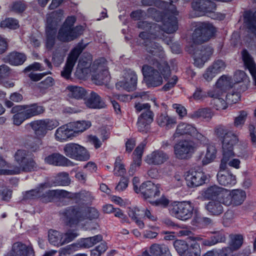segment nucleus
Listing matches in <instances>:
<instances>
[{
	"instance_id": "59",
	"label": "nucleus",
	"mask_w": 256,
	"mask_h": 256,
	"mask_svg": "<svg viewBox=\"0 0 256 256\" xmlns=\"http://www.w3.org/2000/svg\"><path fill=\"white\" fill-rule=\"evenodd\" d=\"M128 214L132 220L142 218L144 216V210L140 209L138 207L129 208Z\"/></svg>"
},
{
	"instance_id": "9",
	"label": "nucleus",
	"mask_w": 256,
	"mask_h": 256,
	"mask_svg": "<svg viewBox=\"0 0 256 256\" xmlns=\"http://www.w3.org/2000/svg\"><path fill=\"white\" fill-rule=\"evenodd\" d=\"M216 32L215 27L208 22H200L196 24L192 35L194 44H200L208 41Z\"/></svg>"
},
{
	"instance_id": "58",
	"label": "nucleus",
	"mask_w": 256,
	"mask_h": 256,
	"mask_svg": "<svg viewBox=\"0 0 256 256\" xmlns=\"http://www.w3.org/2000/svg\"><path fill=\"white\" fill-rule=\"evenodd\" d=\"M94 79L98 80L100 84L107 82L110 79V74L108 68H104L94 76Z\"/></svg>"
},
{
	"instance_id": "44",
	"label": "nucleus",
	"mask_w": 256,
	"mask_h": 256,
	"mask_svg": "<svg viewBox=\"0 0 256 256\" xmlns=\"http://www.w3.org/2000/svg\"><path fill=\"white\" fill-rule=\"evenodd\" d=\"M150 251L154 256H172L168 246L165 244H154L150 246Z\"/></svg>"
},
{
	"instance_id": "38",
	"label": "nucleus",
	"mask_w": 256,
	"mask_h": 256,
	"mask_svg": "<svg viewBox=\"0 0 256 256\" xmlns=\"http://www.w3.org/2000/svg\"><path fill=\"white\" fill-rule=\"evenodd\" d=\"M72 162L59 153H54L49 155V164L56 166H70Z\"/></svg>"
},
{
	"instance_id": "2",
	"label": "nucleus",
	"mask_w": 256,
	"mask_h": 256,
	"mask_svg": "<svg viewBox=\"0 0 256 256\" xmlns=\"http://www.w3.org/2000/svg\"><path fill=\"white\" fill-rule=\"evenodd\" d=\"M214 134L222 144V158L220 164V171L222 172L227 168V164L230 158L235 156L234 146L238 142V138L236 134L221 124L214 128Z\"/></svg>"
},
{
	"instance_id": "51",
	"label": "nucleus",
	"mask_w": 256,
	"mask_h": 256,
	"mask_svg": "<svg viewBox=\"0 0 256 256\" xmlns=\"http://www.w3.org/2000/svg\"><path fill=\"white\" fill-rule=\"evenodd\" d=\"M190 243L181 240H176L174 242V246L178 253L181 256H186L188 255Z\"/></svg>"
},
{
	"instance_id": "23",
	"label": "nucleus",
	"mask_w": 256,
	"mask_h": 256,
	"mask_svg": "<svg viewBox=\"0 0 256 256\" xmlns=\"http://www.w3.org/2000/svg\"><path fill=\"white\" fill-rule=\"evenodd\" d=\"M139 37L144 40V46L148 52L154 56H159L162 52L163 48L157 42L147 38L148 34L146 32H142L139 34Z\"/></svg>"
},
{
	"instance_id": "49",
	"label": "nucleus",
	"mask_w": 256,
	"mask_h": 256,
	"mask_svg": "<svg viewBox=\"0 0 256 256\" xmlns=\"http://www.w3.org/2000/svg\"><path fill=\"white\" fill-rule=\"evenodd\" d=\"M0 27L4 29L8 28L15 30L20 28L19 22L14 18H6L1 20Z\"/></svg>"
},
{
	"instance_id": "53",
	"label": "nucleus",
	"mask_w": 256,
	"mask_h": 256,
	"mask_svg": "<svg viewBox=\"0 0 256 256\" xmlns=\"http://www.w3.org/2000/svg\"><path fill=\"white\" fill-rule=\"evenodd\" d=\"M244 243V237L241 234L230 236V246L234 251L238 250Z\"/></svg>"
},
{
	"instance_id": "16",
	"label": "nucleus",
	"mask_w": 256,
	"mask_h": 256,
	"mask_svg": "<svg viewBox=\"0 0 256 256\" xmlns=\"http://www.w3.org/2000/svg\"><path fill=\"white\" fill-rule=\"evenodd\" d=\"M214 52L212 48L208 45L200 46L193 50L194 65L202 68L204 63L211 57Z\"/></svg>"
},
{
	"instance_id": "39",
	"label": "nucleus",
	"mask_w": 256,
	"mask_h": 256,
	"mask_svg": "<svg viewBox=\"0 0 256 256\" xmlns=\"http://www.w3.org/2000/svg\"><path fill=\"white\" fill-rule=\"evenodd\" d=\"M91 125V122L89 120H78L68 123V126L72 130L74 134L85 131Z\"/></svg>"
},
{
	"instance_id": "7",
	"label": "nucleus",
	"mask_w": 256,
	"mask_h": 256,
	"mask_svg": "<svg viewBox=\"0 0 256 256\" xmlns=\"http://www.w3.org/2000/svg\"><path fill=\"white\" fill-rule=\"evenodd\" d=\"M192 8L195 16H207L212 19L222 18L224 16L216 14V5L210 0H194L191 3Z\"/></svg>"
},
{
	"instance_id": "8",
	"label": "nucleus",
	"mask_w": 256,
	"mask_h": 256,
	"mask_svg": "<svg viewBox=\"0 0 256 256\" xmlns=\"http://www.w3.org/2000/svg\"><path fill=\"white\" fill-rule=\"evenodd\" d=\"M194 206L189 201L174 202L169 206L170 214L178 220L186 221L193 216Z\"/></svg>"
},
{
	"instance_id": "32",
	"label": "nucleus",
	"mask_w": 256,
	"mask_h": 256,
	"mask_svg": "<svg viewBox=\"0 0 256 256\" xmlns=\"http://www.w3.org/2000/svg\"><path fill=\"white\" fill-rule=\"evenodd\" d=\"M146 144H140L133 152V162L130 164L129 172L130 174H133L136 170L137 167L140 166L142 161V156Z\"/></svg>"
},
{
	"instance_id": "34",
	"label": "nucleus",
	"mask_w": 256,
	"mask_h": 256,
	"mask_svg": "<svg viewBox=\"0 0 256 256\" xmlns=\"http://www.w3.org/2000/svg\"><path fill=\"white\" fill-rule=\"evenodd\" d=\"M42 144V140L40 138L29 135L24 138L23 142L24 146L32 152L39 150Z\"/></svg>"
},
{
	"instance_id": "25",
	"label": "nucleus",
	"mask_w": 256,
	"mask_h": 256,
	"mask_svg": "<svg viewBox=\"0 0 256 256\" xmlns=\"http://www.w3.org/2000/svg\"><path fill=\"white\" fill-rule=\"evenodd\" d=\"M23 110L26 112V116L29 118L40 115L45 110L44 108L38 103H33L29 104L20 105L16 107L14 110L16 112Z\"/></svg>"
},
{
	"instance_id": "40",
	"label": "nucleus",
	"mask_w": 256,
	"mask_h": 256,
	"mask_svg": "<svg viewBox=\"0 0 256 256\" xmlns=\"http://www.w3.org/2000/svg\"><path fill=\"white\" fill-rule=\"evenodd\" d=\"M102 236L101 234H97L91 237L81 238L78 241V244L80 248H88L102 241Z\"/></svg>"
},
{
	"instance_id": "20",
	"label": "nucleus",
	"mask_w": 256,
	"mask_h": 256,
	"mask_svg": "<svg viewBox=\"0 0 256 256\" xmlns=\"http://www.w3.org/2000/svg\"><path fill=\"white\" fill-rule=\"evenodd\" d=\"M138 76L136 72L131 70H126L124 72V79L120 81L116 86H120L124 90L130 92L134 91L137 87Z\"/></svg>"
},
{
	"instance_id": "60",
	"label": "nucleus",
	"mask_w": 256,
	"mask_h": 256,
	"mask_svg": "<svg viewBox=\"0 0 256 256\" xmlns=\"http://www.w3.org/2000/svg\"><path fill=\"white\" fill-rule=\"evenodd\" d=\"M137 27L140 29L146 30H150L152 28L155 29L158 28L162 30V28L160 26L145 20L139 21L137 24Z\"/></svg>"
},
{
	"instance_id": "30",
	"label": "nucleus",
	"mask_w": 256,
	"mask_h": 256,
	"mask_svg": "<svg viewBox=\"0 0 256 256\" xmlns=\"http://www.w3.org/2000/svg\"><path fill=\"white\" fill-rule=\"evenodd\" d=\"M26 60V56L24 53L16 51L10 52L3 58L4 62L14 66H21Z\"/></svg>"
},
{
	"instance_id": "33",
	"label": "nucleus",
	"mask_w": 256,
	"mask_h": 256,
	"mask_svg": "<svg viewBox=\"0 0 256 256\" xmlns=\"http://www.w3.org/2000/svg\"><path fill=\"white\" fill-rule=\"evenodd\" d=\"M85 103L88 108L94 109H100L106 106L102 98L94 92H91L90 97L86 100Z\"/></svg>"
},
{
	"instance_id": "31",
	"label": "nucleus",
	"mask_w": 256,
	"mask_h": 256,
	"mask_svg": "<svg viewBox=\"0 0 256 256\" xmlns=\"http://www.w3.org/2000/svg\"><path fill=\"white\" fill-rule=\"evenodd\" d=\"M85 47L86 46L83 44L82 40L79 42L78 44L70 52L68 56L65 64L74 68L80 55L82 52Z\"/></svg>"
},
{
	"instance_id": "26",
	"label": "nucleus",
	"mask_w": 256,
	"mask_h": 256,
	"mask_svg": "<svg viewBox=\"0 0 256 256\" xmlns=\"http://www.w3.org/2000/svg\"><path fill=\"white\" fill-rule=\"evenodd\" d=\"M63 198L72 200L80 199V192L72 193L64 190H49V202Z\"/></svg>"
},
{
	"instance_id": "35",
	"label": "nucleus",
	"mask_w": 256,
	"mask_h": 256,
	"mask_svg": "<svg viewBox=\"0 0 256 256\" xmlns=\"http://www.w3.org/2000/svg\"><path fill=\"white\" fill-rule=\"evenodd\" d=\"M217 180L220 184L226 186L231 187L236 183V176L229 171L226 172L224 174L218 172L217 174Z\"/></svg>"
},
{
	"instance_id": "10",
	"label": "nucleus",
	"mask_w": 256,
	"mask_h": 256,
	"mask_svg": "<svg viewBox=\"0 0 256 256\" xmlns=\"http://www.w3.org/2000/svg\"><path fill=\"white\" fill-rule=\"evenodd\" d=\"M64 154L68 158L78 161H87L90 154L83 146L76 143L66 144L64 148Z\"/></svg>"
},
{
	"instance_id": "54",
	"label": "nucleus",
	"mask_w": 256,
	"mask_h": 256,
	"mask_svg": "<svg viewBox=\"0 0 256 256\" xmlns=\"http://www.w3.org/2000/svg\"><path fill=\"white\" fill-rule=\"evenodd\" d=\"M64 14V10L61 9L49 13V30L51 29L50 23H58L60 22L63 18Z\"/></svg>"
},
{
	"instance_id": "17",
	"label": "nucleus",
	"mask_w": 256,
	"mask_h": 256,
	"mask_svg": "<svg viewBox=\"0 0 256 256\" xmlns=\"http://www.w3.org/2000/svg\"><path fill=\"white\" fill-rule=\"evenodd\" d=\"M184 135L190 136L200 141H204L206 138L194 126L181 122L177 126L174 136L176 138Z\"/></svg>"
},
{
	"instance_id": "18",
	"label": "nucleus",
	"mask_w": 256,
	"mask_h": 256,
	"mask_svg": "<svg viewBox=\"0 0 256 256\" xmlns=\"http://www.w3.org/2000/svg\"><path fill=\"white\" fill-rule=\"evenodd\" d=\"M194 151V148L190 141L181 140L174 146L176 157L180 160H186L190 158Z\"/></svg>"
},
{
	"instance_id": "43",
	"label": "nucleus",
	"mask_w": 256,
	"mask_h": 256,
	"mask_svg": "<svg viewBox=\"0 0 256 256\" xmlns=\"http://www.w3.org/2000/svg\"><path fill=\"white\" fill-rule=\"evenodd\" d=\"M214 90V94H216L212 97L213 99L211 101V104H213V107L218 110L226 109L228 104L226 100H224L221 97L222 94L218 92L216 90Z\"/></svg>"
},
{
	"instance_id": "3",
	"label": "nucleus",
	"mask_w": 256,
	"mask_h": 256,
	"mask_svg": "<svg viewBox=\"0 0 256 256\" xmlns=\"http://www.w3.org/2000/svg\"><path fill=\"white\" fill-rule=\"evenodd\" d=\"M156 68L158 70L148 64H144L142 67L144 79L149 88L161 86L163 82L162 78L167 81L170 76L171 70L167 62H158Z\"/></svg>"
},
{
	"instance_id": "48",
	"label": "nucleus",
	"mask_w": 256,
	"mask_h": 256,
	"mask_svg": "<svg viewBox=\"0 0 256 256\" xmlns=\"http://www.w3.org/2000/svg\"><path fill=\"white\" fill-rule=\"evenodd\" d=\"M20 105L15 106L11 110V112L14 114L12 116L13 124L16 126H20L25 120L28 119L26 116V112L23 110H16L14 109ZM18 110V109L17 110Z\"/></svg>"
},
{
	"instance_id": "56",
	"label": "nucleus",
	"mask_w": 256,
	"mask_h": 256,
	"mask_svg": "<svg viewBox=\"0 0 256 256\" xmlns=\"http://www.w3.org/2000/svg\"><path fill=\"white\" fill-rule=\"evenodd\" d=\"M108 248L107 243L106 242H102L90 250V256H101Z\"/></svg>"
},
{
	"instance_id": "11",
	"label": "nucleus",
	"mask_w": 256,
	"mask_h": 256,
	"mask_svg": "<svg viewBox=\"0 0 256 256\" xmlns=\"http://www.w3.org/2000/svg\"><path fill=\"white\" fill-rule=\"evenodd\" d=\"M222 194V204L226 206H240L246 198V192L240 189L226 190Z\"/></svg>"
},
{
	"instance_id": "50",
	"label": "nucleus",
	"mask_w": 256,
	"mask_h": 256,
	"mask_svg": "<svg viewBox=\"0 0 256 256\" xmlns=\"http://www.w3.org/2000/svg\"><path fill=\"white\" fill-rule=\"evenodd\" d=\"M214 90H212L208 92L204 90L200 87L196 88L195 91L192 94V98L196 101H201L204 100L207 97H213L216 94H214Z\"/></svg>"
},
{
	"instance_id": "28",
	"label": "nucleus",
	"mask_w": 256,
	"mask_h": 256,
	"mask_svg": "<svg viewBox=\"0 0 256 256\" xmlns=\"http://www.w3.org/2000/svg\"><path fill=\"white\" fill-rule=\"evenodd\" d=\"M241 54L244 66L249 70L256 85V64L254 58L246 48L242 50Z\"/></svg>"
},
{
	"instance_id": "63",
	"label": "nucleus",
	"mask_w": 256,
	"mask_h": 256,
	"mask_svg": "<svg viewBox=\"0 0 256 256\" xmlns=\"http://www.w3.org/2000/svg\"><path fill=\"white\" fill-rule=\"evenodd\" d=\"M194 222L195 225L200 228H204L210 224L212 222L210 218L206 217H196Z\"/></svg>"
},
{
	"instance_id": "47",
	"label": "nucleus",
	"mask_w": 256,
	"mask_h": 256,
	"mask_svg": "<svg viewBox=\"0 0 256 256\" xmlns=\"http://www.w3.org/2000/svg\"><path fill=\"white\" fill-rule=\"evenodd\" d=\"M55 186H67L70 183L69 174L66 172L58 173L54 178L52 182Z\"/></svg>"
},
{
	"instance_id": "1",
	"label": "nucleus",
	"mask_w": 256,
	"mask_h": 256,
	"mask_svg": "<svg viewBox=\"0 0 256 256\" xmlns=\"http://www.w3.org/2000/svg\"><path fill=\"white\" fill-rule=\"evenodd\" d=\"M60 214L64 224L70 228L76 227L86 220H92L97 219L100 215L98 211L94 207L77 205L64 208Z\"/></svg>"
},
{
	"instance_id": "52",
	"label": "nucleus",
	"mask_w": 256,
	"mask_h": 256,
	"mask_svg": "<svg viewBox=\"0 0 256 256\" xmlns=\"http://www.w3.org/2000/svg\"><path fill=\"white\" fill-rule=\"evenodd\" d=\"M216 152L215 146L213 145L208 146L206 155L202 160V164L206 165L212 162L216 158Z\"/></svg>"
},
{
	"instance_id": "36",
	"label": "nucleus",
	"mask_w": 256,
	"mask_h": 256,
	"mask_svg": "<svg viewBox=\"0 0 256 256\" xmlns=\"http://www.w3.org/2000/svg\"><path fill=\"white\" fill-rule=\"evenodd\" d=\"M226 189L222 188L216 185L210 186L206 188L204 192V196L208 200H214L218 198L222 203V195Z\"/></svg>"
},
{
	"instance_id": "45",
	"label": "nucleus",
	"mask_w": 256,
	"mask_h": 256,
	"mask_svg": "<svg viewBox=\"0 0 256 256\" xmlns=\"http://www.w3.org/2000/svg\"><path fill=\"white\" fill-rule=\"evenodd\" d=\"M222 204V203L220 200H212L206 204V208L212 215L218 216L224 212L223 206Z\"/></svg>"
},
{
	"instance_id": "55",
	"label": "nucleus",
	"mask_w": 256,
	"mask_h": 256,
	"mask_svg": "<svg viewBox=\"0 0 256 256\" xmlns=\"http://www.w3.org/2000/svg\"><path fill=\"white\" fill-rule=\"evenodd\" d=\"M26 7V4L23 1L19 0L13 2L10 9L15 13L22 14L25 11Z\"/></svg>"
},
{
	"instance_id": "62",
	"label": "nucleus",
	"mask_w": 256,
	"mask_h": 256,
	"mask_svg": "<svg viewBox=\"0 0 256 256\" xmlns=\"http://www.w3.org/2000/svg\"><path fill=\"white\" fill-rule=\"evenodd\" d=\"M240 99V94L238 92H228L226 96V100L228 104H236Z\"/></svg>"
},
{
	"instance_id": "64",
	"label": "nucleus",
	"mask_w": 256,
	"mask_h": 256,
	"mask_svg": "<svg viewBox=\"0 0 256 256\" xmlns=\"http://www.w3.org/2000/svg\"><path fill=\"white\" fill-rule=\"evenodd\" d=\"M93 66L96 70L100 72L104 68H108L106 66V60L104 58H100L94 62Z\"/></svg>"
},
{
	"instance_id": "61",
	"label": "nucleus",
	"mask_w": 256,
	"mask_h": 256,
	"mask_svg": "<svg viewBox=\"0 0 256 256\" xmlns=\"http://www.w3.org/2000/svg\"><path fill=\"white\" fill-rule=\"evenodd\" d=\"M120 156H117L114 162V174L121 176L126 172L124 166L121 162Z\"/></svg>"
},
{
	"instance_id": "6",
	"label": "nucleus",
	"mask_w": 256,
	"mask_h": 256,
	"mask_svg": "<svg viewBox=\"0 0 256 256\" xmlns=\"http://www.w3.org/2000/svg\"><path fill=\"white\" fill-rule=\"evenodd\" d=\"M34 154L28 150L20 149L14 154V161L18 166H14L18 174L22 172H30L37 170L38 166Z\"/></svg>"
},
{
	"instance_id": "57",
	"label": "nucleus",
	"mask_w": 256,
	"mask_h": 256,
	"mask_svg": "<svg viewBox=\"0 0 256 256\" xmlns=\"http://www.w3.org/2000/svg\"><path fill=\"white\" fill-rule=\"evenodd\" d=\"M212 117V114L210 110L208 108H201L194 111L192 114V118H210Z\"/></svg>"
},
{
	"instance_id": "24",
	"label": "nucleus",
	"mask_w": 256,
	"mask_h": 256,
	"mask_svg": "<svg viewBox=\"0 0 256 256\" xmlns=\"http://www.w3.org/2000/svg\"><path fill=\"white\" fill-rule=\"evenodd\" d=\"M34 252L32 248L27 246L21 242H16L7 256H34Z\"/></svg>"
},
{
	"instance_id": "12",
	"label": "nucleus",
	"mask_w": 256,
	"mask_h": 256,
	"mask_svg": "<svg viewBox=\"0 0 256 256\" xmlns=\"http://www.w3.org/2000/svg\"><path fill=\"white\" fill-rule=\"evenodd\" d=\"M82 25L75 26L73 28L62 26L58 32L57 39L62 42H68L78 38L84 33Z\"/></svg>"
},
{
	"instance_id": "5",
	"label": "nucleus",
	"mask_w": 256,
	"mask_h": 256,
	"mask_svg": "<svg viewBox=\"0 0 256 256\" xmlns=\"http://www.w3.org/2000/svg\"><path fill=\"white\" fill-rule=\"evenodd\" d=\"M146 14V18H152L158 22H161L162 30L166 34H172L178 29V20L174 16L160 11L154 8H148Z\"/></svg>"
},
{
	"instance_id": "15",
	"label": "nucleus",
	"mask_w": 256,
	"mask_h": 256,
	"mask_svg": "<svg viewBox=\"0 0 256 256\" xmlns=\"http://www.w3.org/2000/svg\"><path fill=\"white\" fill-rule=\"evenodd\" d=\"M78 236L72 230L60 234L58 231L49 229V243L54 246H62L72 241Z\"/></svg>"
},
{
	"instance_id": "41",
	"label": "nucleus",
	"mask_w": 256,
	"mask_h": 256,
	"mask_svg": "<svg viewBox=\"0 0 256 256\" xmlns=\"http://www.w3.org/2000/svg\"><path fill=\"white\" fill-rule=\"evenodd\" d=\"M157 122L161 127L166 129L172 128L176 124V118L169 116L166 113L161 114L157 118Z\"/></svg>"
},
{
	"instance_id": "42",
	"label": "nucleus",
	"mask_w": 256,
	"mask_h": 256,
	"mask_svg": "<svg viewBox=\"0 0 256 256\" xmlns=\"http://www.w3.org/2000/svg\"><path fill=\"white\" fill-rule=\"evenodd\" d=\"M70 91L69 96L77 100H86L88 96L87 91L80 86H70L67 88Z\"/></svg>"
},
{
	"instance_id": "19",
	"label": "nucleus",
	"mask_w": 256,
	"mask_h": 256,
	"mask_svg": "<svg viewBox=\"0 0 256 256\" xmlns=\"http://www.w3.org/2000/svg\"><path fill=\"white\" fill-rule=\"evenodd\" d=\"M135 192L140 193L145 200L159 196L160 194L159 188L150 180L142 182L140 187L135 186Z\"/></svg>"
},
{
	"instance_id": "29",
	"label": "nucleus",
	"mask_w": 256,
	"mask_h": 256,
	"mask_svg": "<svg viewBox=\"0 0 256 256\" xmlns=\"http://www.w3.org/2000/svg\"><path fill=\"white\" fill-rule=\"evenodd\" d=\"M29 125L36 137L41 139L47 133L48 130V119L34 120L30 122Z\"/></svg>"
},
{
	"instance_id": "22",
	"label": "nucleus",
	"mask_w": 256,
	"mask_h": 256,
	"mask_svg": "<svg viewBox=\"0 0 256 256\" xmlns=\"http://www.w3.org/2000/svg\"><path fill=\"white\" fill-rule=\"evenodd\" d=\"M154 113L152 110H146L138 116L137 127L138 132L148 133L150 128V124L154 120Z\"/></svg>"
},
{
	"instance_id": "37",
	"label": "nucleus",
	"mask_w": 256,
	"mask_h": 256,
	"mask_svg": "<svg viewBox=\"0 0 256 256\" xmlns=\"http://www.w3.org/2000/svg\"><path fill=\"white\" fill-rule=\"evenodd\" d=\"M56 140L64 142L68 140L69 138L74 136L72 130L68 126V124L58 128L54 134Z\"/></svg>"
},
{
	"instance_id": "4",
	"label": "nucleus",
	"mask_w": 256,
	"mask_h": 256,
	"mask_svg": "<svg viewBox=\"0 0 256 256\" xmlns=\"http://www.w3.org/2000/svg\"><path fill=\"white\" fill-rule=\"evenodd\" d=\"M187 240L190 244L186 256H200L201 250L198 242H200L203 246H210L218 243L225 242L226 237L223 232L219 231L213 232L212 235L207 238L196 236H189Z\"/></svg>"
},
{
	"instance_id": "27",
	"label": "nucleus",
	"mask_w": 256,
	"mask_h": 256,
	"mask_svg": "<svg viewBox=\"0 0 256 256\" xmlns=\"http://www.w3.org/2000/svg\"><path fill=\"white\" fill-rule=\"evenodd\" d=\"M168 159V155L163 150H158L147 155L145 161L148 164L160 165Z\"/></svg>"
},
{
	"instance_id": "13",
	"label": "nucleus",
	"mask_w": 256,
	"mask_h": 256,
	"mask_svg": "<svg viewBox=\"0 0 256 256\" xmlns=\"http://www.w3.org/2000/svg\"><path fill=\"white\" fill-rule=\"evenodd\" d=\"M186 181L188 187L194 188L205 184L206 176L200 168H191L186 176Z\"/></svg>"
},
{
	"instance_id": "14",
	"label": "nucleus",
	"mask_w": 256,
	"mask_h": 256,
	"mask_svg": "<svg viewBox=\"0 0 256 256\" xmlns=\"http://www.w3.org/2000/svg\"><path fill=\"white\" fill-rule=\"evenodd\" d=\"M24 200L39 199L42 202H48V182L40 184L34 189L26 191L23 195Z\"/></svg>"
},
{
	"instance_id": "46",
	"label": "nucleus",
	"mask_w": 256,
	"mask_h": 256,
	"mask_svg": "<svg viewBox=\"0 0 256 256\" xmlns=\"http://www.w3.org/2000/svg\"><path fill=\"white\" fill-rule=\"evenodd\" d=\"M232 78L230 77L222 75L216 83V88L218 92L222 94L227 89L232 88Z\"/></svg>"
},
{
	"instance_id": "21",
	"label": "nucleus",
	"mask_w": 256,
	"mask_h": 256,
	"mask_svg": "<svg viewBox=\"0 0 256 256\" xmlns=\"http://www.w3.org/2000/svg\"><path fill=\"white\" fill-rule=\"evenodd\" d=\"M92 58L90 56H85L82 55L79 58L75 74L80 79L85 78L91 72L90 66Z\"/></svg>"
}]
</instances>
